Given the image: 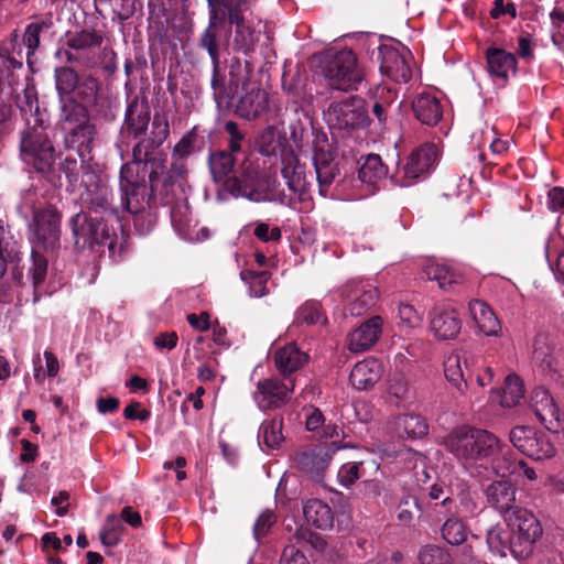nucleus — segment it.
Returning a JSON list of instances; mask_svg holds the SVG:
<instances>
[{"mask_svg":"<svg viewBox=\"0 0 564 564\" xmlns=\"http://www.w3.org/2000/svg\"><path fill=\"white\" fill-rule=\"evenodd\" d=\"M458 313L447 306H437L432 311L431 329L442 340L454 339L460 332Z\"/></svg>","mask_w":564,"mask_h":564,"instance_id":"27","label":"nucleus"},{"mask_svg":"<svg viewBox=\"0 0 564 564\" xmlns=\"http://www.w3.org/2000/svg\"><path fill=\"white\" fill-rule=\"evenodd\" d=\"M366 467L373 473L379 469V464L376 459L348 462L341 465L338 470L337 477L344 487H349L355 484L358 479L366 476Z\"/></svg>","mask_w":564,"mask_h":564,"instance_id":"49","label":"nucleus"},{"mask_svg":"<svg viewBox=\"0 0 564 564\" xmlns=\"http://www.w3.org/2000/svg\"><path fill=\"white\" fill-rule=\"evenodd\" d=\"M357 165L358 181L371 188H375L378 182L382 181L388 174V167L383 164L379 154L362 155L357 161Z\"/></svg>","mask_w":564,"mask_h":564,"instance_id":"36","label":"nucleus"},{"mask_svg":"<svg viewBox=\"0 0 564 564\" xmlns=\"http://www.w3.org/2000/svg\"><path fill=\"white\" fill-rule=\"evenodd\" d=\"M494 474L506 478L508 476L514 477L516 480L534 481L538 475L533 467H531L524 459H517L513 453L507 446L501 454L499 462H496Z\"/></svg>","mask_w":564,"mask_h":564,"instance_id":"29","label":"nucleus"},{"mask_svg":"<svg viewBox=\"0 0 564 564\" xmlns=\"http://www.w3.org/2000/svg\"><path fill=\"white\" fill-rule=\"evenodd\" d=\"M444 375L459 392L470 387L466 351L453 352L444 361Z\"/></svg>","mask_w":564,"mask_h":564,"instance_id":"35","label":"nucleus"},{"mask_svg":"<svg viewBox=\"0 0 564 564\" xmlns=\"http://www.w3.org/2000/svg\"><path fill=\"white\" fill-rule=\"evenodd\" d=\"M438 150L434 143H424L414 149L405 163L392 176L394 183L408 187L425 177L434 166Z\"/></svg>","mask_w":564,"mask_h":564,"instance_id":"13","label":"nucleus"},{"mask_svg":"<svg viewBox=\"0 0 564 564\" xmlns=\"http://www.w3.org/2000/svg\"><path fill=\"white\" fill-rule=\"evenodd\" d=\"M382 373V364L379 359L370 357L354 366L349 381L357 390H369L381 379Z\"/></svg>","mask_w":564,"mask_h":564,"instance_id":"31","label":"nucleus"},{"mask_svg":"<svg viewBox=\"0 0 564 564\" xmlns=\"http://www.w3.org/2000/svg\"><path fill=\"white\" fill-rule=\"evenodd\" d=\"M225 191L236 198L242 197L254 203L276 200L293 207L295 202L293 196L284 193L275 194L260 165L248 159L243 160L231 177L225 182Z\"/></svg>","mask_w":564,"mask_h":564,"instance_id":"6","label":"nucleus"},{"mask_svg":"<svg viewBox=\"0 0 564 564\" xmlns=\"http://www.w3.org/2000/svg\"><path fill=\"white\" fill-rule=\"evenodd\" d=\"M281 164V174L288 188L297 195L300 200H304L312 183V173L306 171L305 164L300 162L293 150L282 152Z\"/></svg>","mask_w":564,"mask_h":564,"instance_id":"17","label":"nucleus"},{"mask_svg":"<svg viewBox=\"0 0 564 564\" xmlns=\"http://www.w3.org/2000/svg\"><path fill=\"white\" fill-rule=\"evenodd\" d=\"M235 164L236 159L234 153L226 150L213 152L208 158V165L213 180L216 183H221L224 189L225 182L228 177H231V173L235 172Z\"/></svg>","mask_w":564,"mask_h":564,"instance_id":"43","label":"nucleus"},{"mask_svg":"<svg viewBox=\"0 0 564 564\" xmlns=\"http://www.w3.org/2000/svg\"><path fill=\"white\" fill-rule=\"evenodd\" d=\"M423 273L427 280L436 281L438 286L445 291L452 290L454 285L464 281L458 271L445 264L430 263L424 267Z\"/></svg>","mask_w":564,"mask_h":564,"instance_id":"45","label":"nucleus"},{"mask_svg":"<svg viewBox=\"0 0 564 564\" xmlns=\"http://www.w3.org/2000/svg\"><path fill=\"white\" fill-rule=\"evenodd\" d=\"M484 495L488 506L501 514H509L518 508L516 506L517 488L506 478L491 481L484 489Z\"/></svg>","mask_w":564,"mask_h":564,"instance_id":"21","label":"nucleus"},{"mask_svg":"<svg viewBox=\"0 0 564 564\" xmlns=\"http://www.w3.org/2000/svg\"><path fill=\"white\" fill-rule=\"evenodd\" d=\"M282 429V416L263 421L258 433L259 442H262L269 448L278 447L284 440Z\"/></svg>","mask_w":564,"mask_h":564,"instance_id":"53","label":"nucleus"},{"mask_svg":"<svg viewBox=\"0 0 564 564\" xmlns=\"http://www.w3.org/2000/svg\"><path fill=\"white\" fill-rule=\"evenodd\" d=\"M23 67V54L18 33L14 31L0 43V93L4 78H10L14 69Z\"/></svg>","mask_w":564,"mask_h":564,"instance_id":"25","label":"nucleus"},{"mask_svg":"<svg viewBox=\"0 0 564 564\" xmlns=\"http://www.w3.org/2000/svg\"><path fill=\"white\" fill-rule=\"evenodd\" d=\"M332 457L324 448H305L294 455L295 466L314 480H322Z\"/></svg>","mask_w":564,"mask_h":564,"instance_id":"23","label":"nucleus"},{"mask_svg":"<svg viewBox=\"0 0 564 564\" xmlns=\"http://www.w3.org/2000/svg\"><path fill=\"white\" fill-rule=\"evenodd\" d=\"M257 145L259 152L264 156L271 155H280L282 159V152L288 150H293L289 144L286 139L281 138L274 127H267L259 134L257 139Z\"/></svg>","mask_w":564,"mask_h":564,"instance_id":"48","label":"nucleus"},{"mask_svg":"<svg viewBox=\"0 0 564 564\" xmlns=\"http://www.w3.org/2000/svg\"><path fill=\"white\" fill-rule=\"evenodd\" d=\"M295 321L297 324H318L324 323L326 317L321 311V305L317 302H306L296 312Z\"/></svg>","mask_w":564,"mask_h":564,"instance_id":"62","label":"nucleus"},{"mask_svg":"<svg viewBox=\"0 0 564 564\" xmlns=\"http://www.w3.org/2000/svg\"><path fill=\"white\" fill-rule=\"evenodd\" d=\"M96 7L109 8L113 17L123 21L131 18L137 10V0H94Z\"/></svg>","mask_w":564,"mask_h":564,"instance_id":"59","label":"nucleus"},{"mask_svg":"<svg viewBox=\"0 0 564 564\" xmlns=\"http://www.w3.org/2000/svg\"><path fill=\"white\" fill-rule=\"evenodd\" d=\"M469 311L479 332L486 336L500 334L501 324L489 305L480 300H474L469 303Z\"/></svg>","mask_w":564,"mask_h":564,"instance_id":"39","label":"nucleus"},{"mask_svg":"<svg viewBox=\"0 0 564 564\" xmlns=\"http://www.w3.org/2000/svg\"><path fill=\"white\" fill-rule=\"evenodd\" d=\"M79 75L70 66H59L54 69L55 87L58 99L74 97L73 94L78 86Z\"/></svg>","mask_w":564,"mask_h":564,"instance_id":"51","label":"nucleus"},{"mask_svg":"<svg viewBox=\"0 0 564 564\" xmlns=\"http://www.w3.org/2000/svg\"><path fill=\"white\" fill-rule=\"evenodd\" d=\"M221 26L223 25H212L209 23L208 26L200 34L199 42H198L199 47L207 51L213 65L220 63L217 29L221 28Z\"/></svg>","mask_w":564,"mask_h":564,"instance_id":"58","label":"nucleus"},{"mask_svg":"<svg viewBox=\"0 0 564 564\" xmlns=\"http://www.w3.org/2000/svg\"><path fill=\"white\" fill-rule=\"evenodd\" d=\"M346 311L352 316H360L371 308L378 299L377 289L367 281H349L341 289Z\"/></svg>","mask_w":564,"mask_h":564,"instance_id":"18","label":"nucleus"},{"mask_svg":"<svg viewBox=\"0 0 564 564\" xmlns=\"http://www.w3.org/2000/svg\"><path fill=\"white\" fill-rule=\"evenodd\" d=\"M442 536L452 545H459L466 541L467 533L464 523L455 518H449L442 527Z\"/></svg>","mask_w":564,"mask_h":564,"instance_id":"61","label":"nucleus"},{"mask_svg":"<svg viewBox=\"0 0 564 564\" xmlns=\"http://www.w3.org/2000/svg\"><path fill=\"white\" fill-rule=\"evenodd\" d=\"M54 21L51 13L35 17L34 21L29 23L24 30L21 47H26V61L31 65V56L34 55L35 51L40 47L41 37L46 34L53 35Z\"/></svg>","mask_w":564,"mask_h":564,"instance_id":"30","label":"nucleus"},{"mask_svg":"<svg viewBox=\"0 0 564 564\" xmlns=\"http://www.w3.org/2000/svg\"><path fill=\"white\" fill-rule=\"evenodd\" d=\"M225 132L228 134V152H242L246 143V133L239 128L235 121H227L224 126Z\"/></svg>","mask_w":564,"mask_h":564,"instance_id":"64","label":"nucleus"},{"mask_svg":"<svg viewBox=\"0 0 564 564\" xmlns=\"http://www.w3.org/2000/svg\"><path fill=\"white\" fill-rule=\"evenodd\" d=\"M64 132V144L66 149L76 151L79 159L91 160V151L97 130L90 121L72 127Z\"/></svg>","mask_w":564,"mask_h":564,"instance_id":"22","label":"nucleus"},{"mask_svg":"<svg viewBox=\"0 0 564 564\" xmlns=\"http://www.w3.org/2000/svg\"><path fill=\"white\" fill-rule=\"evenodd\" d=\"M21 252L18 241L11 235L9 226L0 223V278L7 271L9 262H19Z\"/></svg>","mask_w":564,"mask_h":564,"instance_id":"46","label":"nucleus"},{"mask_svg":"<svg viewBox=\"0 0 564 564\" xmlns=\"http://www.w3.org/2000/svg\"><path fill=\"white\" fill-rule=\"evenodd\" d=\"M535 414L549 431L553 433L564 431V415L546 392L543 393L541 406L535 409Z\"/></svg>","mask_w":564,"mask_h":564,"instance_id":"44","label":"nucleus"},{"mask_svg":"<svg viewBox=\"0 0 564 564\" xmlns=\"http://www.w3.org/2000/svg\"><path fill=\"white\" fill-rule=\"evenodd\" d=\"M20 262L21 260L19 262H14L15 267L11 272L12 281L17 285H24L25 281L23 271L25 269V280L31 281L33 286V302L36 303L42 296L41 288L47 276L48 261L39 250L32 249L28 263L20 265Z\"/></svg>","mask_w":564,"mask_h":564,"instance_id":"16","label":"nucleus"},{"mask_svg":"<svg viewBox=\"0 0 564 564\" xmlns=\"http://www.w3.org/2000/svg\"><path fill=\"white\" fill-rule=\"evenodd\" d=\"M268 109V94L260 88H253L240 97L236 105L237 116L253 120L259 118Z\"/></svg>","mask_w":564,"mask_h":564,"instance_id":"37","label":"nucleus"},{"mask_svg":"<svg viewBox=\"0 0 564 564\" xmlns=\"http://www.w3.org/2000/svg\"><path fill=\"white\" fill-rule=\"evenodd\" d=\"M167 139L165 124L156 122L153 127V137L143 140L135 148H132L133 174H137L138 186L144 187V203L141 210L135 212L133 225L138 234H150L158 223V209L160 206H171L184 196L182 182H176L173 176L164 174L166 154L161 147Z\"/></svg>","mask_w":564,"mask_h":564,"instance_id":"1","label":"nucleus"},{"mask_svg":"<svg viewBox=\"0 0 564 564\" xmlns=\"http://www.w3.org/2000/svg\"><path fill=\"white\" fill-rule=\"evenodd\" d=\"M506 522L512 534V555L516 558L527 557L542 535L541 523L531 511L521 507L514 508L506 518Z\"/></svg>","mask_w":564,"mask_h":564,"instance_id":"8","label":"nucleus"},{"mask_svg":"<svg viewBox=\"0 0 564 564\" xmlns=\"http://www.w3.org/2000/svg\"><path fill=\"white\" fill-rule=\"evenodd\" d=\"M443 444L473 477L494 473L496 462L507 447L492 432L470 425L452 431Z\"/></svg>","mask_w":564,"mask_h":564,"instance_id":"3","label":"nucleus"},{"mask_svg":"<svg viewBox=\"0 0 564 564\" xmlns=\"http://www.w3.org/2000/svg\"><path fill=\"white\" fill-rule=\"evenodd\" d=\"M210 87L213 90L214 100L218 106H229L238 96L235 87L229 88L228 73L221 68L220 63L213 65Z\"/></svg>","mask_w":564,"mask_h":564,"instance_id":"41","label":"nucleus"},{"mask_svg":"<svg viewBox=\"0 0 564 564\" xmlns=\"http://www.w3.org/2000/svg\"><path fill=\"white\" fill-rule=\"evenodd\" d=\"M59 100V126L62 131L90 121L88 109L75 97Z\"/></svg>","mask_w":564,"mask_h":564,"instance_id":"38","label":"nucleus"},{"mask_svg":"<svg viewBox=\"0 0 564 564\" xmlns=\"http://www.w3.org/2000/svg\"><path fill=\"white\" fill-rule=\"evenodd\" d=\"M206 144L205 135L197 127L187 131L181 140L174 145L172 151L173 159H186L197 152H200Z\"/></svg>","mask_w":564,"mask_h":564,"instance_id":"47","label":"nucleus"},{"mask_svg":"<svg viewBox=\"0 0 564 564\" xmlns=\"http://www.w3.org/2000/svg\"><path fill=\"white\" fill-rule=\"evenodd\" d=\"M252 0H207L212 25L238 22L249 9Z\"/></svg>","mask_w":564,"mask_h":564,"instance_id":"26","label":"nucleus"},{"mask_svg":"<svg viewBox=\"0 0 564 564\" xmlns=\"http://www.w3.org/2000/svg\"><path fill=\"white\" fill-rule=\"evenodd\" d=\"M307 361L308 355L295 344L279 348L274 354V365L283 379L293 378L292 375L303 368Z\"/></svg>","mask_w":564,"mask_h":564,"instance_id":"33","label":"nucleus"},{"mask_svg":"<svg viewBox=\"0 0 564 564\" xmlns=\"http://www.w3.org/2000/svg\"><path fill=\"white\" fill-rule=\"evenodd\" d=\"M532 361L542 372L555 371L554 344L546 333H539L534 337Z\"/></svg>","mask_w":564,"mask_h":564,"instance_id":"40","label":"nucleus"},{"mask_svg":"<svg viewBox=\"0 0 564 564\" xmlns=\"http://www.w3.org/2000/svg\"><path fill=\"white\" fill-rule=\"evenodd\" d=\"M271 276L269 271L242 270L241 280L249 285L251 296L262 297L268 294V281Z\"/></svg>","mask_w":564,"mask_h":564,"instance_id":"56","label":"nucleus"},{"mask_svg":"<svg viewBox=\"0 0 564 564\" xmlns=\"http://www.w3.org/2000/svg\"><path fill=\"white\" fill-rule=\"evenodd\" d=\"M392 425L395 435L402 440H419L429 434L426 419L417 413L399 414Z\"/></svg>","mask_w":564,"mask_h":564,"instance_id":"34","label":"nucleus"},{"mask_svg":"<svg viewBox=\"0 0 564 564\" xmlns=\"http://www.w3.org/2000/svg\"><path fill=\"white\" fill-rule=\"evenodd\" d=\"M313 163L319 194L326 197L329 186L333 184L336 176L339 175L338 164L335 161L334 153L321 147H316L314 150Z\"/></svg>","mask_w":564,"mask_h":564,"instance_id":"24","label":"nucleus"},{"mask_svg":"<svg viewBox=\"0 0 564 564\" xmlns=\"http://www.w3.org/2000/svg\"><path fill=\"white\" fill-rule=\"evenodd\" d=\"M230 24L236 25L232 48L243 53L245 55L252 53L258 37L256 36L254 31L246 25L245 18L238 22H230Z\"/></svg>","mask_w":564,"mask_h":564,"instance_id":"54","label":"nucleus"},{"mask_svg":"<svg viewBox=\"0 0 564 564\" xmlns=\"http://www.w3.org/2000/svg\"><path fill=\"white\" fill-rule=\"evenodd\" d=\"M325 119L334 138H347L370 123L367 101L359 96L334 100L325 111Z\"/></svg>","mask_w":564,"mask_h":564,"instance_id":"7","label":"nucleus"},{"mask_svg":"<svg viewBox=\"0 0 564 564\" xmlns=\"http://www.w3.org/2000/svg\"><path fill=\"white\" fill-rule=\"evenodd\" d=\"M412 111L417 121L422 124L433 127L443 117L441 100L431 93H421L412 100Z\"/></svg>","mask_w":564,"mask_h":564,"instance_id":"32","label":"nucleus"},{"mask_svg":"<svg viewBox=\"0 0 564 564\" xmlns=\"http://www.w3.org/2000/svg\"><path fill=\"white\" fill-rule=\"evenodd\" d=\"M227 69L229 88L235 87L238 94L240 89H246L253 70L252 64L247 59L242 61L234 56L228 59Z\"/></svg>","mask_w":564,"mask_h":564,"instance_id":"50","label":"nucleus"},{"mask_svg":"<svg viewBox=\"0 0 564 564\" xmlns=\"http://www.w3.org/2000/svg\"><path fill=\"white\" fill-rule=\"evenodd\" d=\"M421 564H449V554L437 545H425L419 553Z\"/></svg>","mask_w":564,"mask_h":564,"instance_id":"63","label":"nucleus"},{"mask_svg":"<svg viewBox=\"0 0 564 564\" xmlns=\"http://www.w3.org/2000/svg\"><path fill=\"white\" fill-rule=\"evenodd\" d=\"M382 318L372 316L354 329L348 336V348L352 352H362L371 348L382 332Z\"/></svg>","mask_w":564,"mask_h":564,"instance_id":"28","label":"nucleus"},{"mask_svg":"<svg viewBox=\"0 0 564 564\" xmlns=\"http://www.w3.org/2000/svg\"><path fill=\"white\" fill-rule=\"evenodd\" d=\"M133 164L121 165L119 173L120 197L116 199L113 191L105 175L96 170H86L82 178L80 193L82 210L79 213L121 218V213L128 212L135 218V212L141 210L144 203V187L135 184Z\"/></svg>","mask_w":564,"mask_h":564,"instance_id":"2","label":"nucleus"},{"mask_svg":"<svg viewBox=\"0 0 564 564\" xmlns=\"http://www.w3.org/2000/svg\"><path fill=\"white\" fill-rule=\"evenodd\" d=\"M156 122L165 124L166 132L167 134L170 133L167 119L156 113L151 120V109L148 101L139 100L138 97H134L127 106L120 134L137 140V143L133 145L135 148L143 140H150L153 137V127Z\"/></svg>","mask_w":564,"mask_h":564,"instance_id":"9","label":"nucleus"},{"mask_svg":"<svg viewBox=\"0 0 564 564\" xmlns=\"http://www.w3.org/2000/svg\"><path fill=\"white\" fill-rule=\"evenodd\" d=\"M509 440L519 452L534 460L551 458L555 454L547 434L532 426H514L509 432Z\"/></svg>","mask_w":564,"mask_h":564,"instance_id":"14","label":"nucleus"},{"mask_svg":"<svg viewBox=\"0 0 564 564\" xmlns=\"http://www.w3.org/2000/svg\"><path fill=\"white\" fill-rule=\"evenodd\" d=\"M20 156L24 164L41 175L52 185L59 182L56 172V160L61 153L51 140L44 120L33 119V126L28 120V127L20 133Z\"/></svg>","mask_w":564,"mask_h":564,"instance_id":"5","label":"nucleus"},{"mask_svg":"<svg viewBox=\"0 0 564 564\" xmlns=\"http://www.w3.org/2000/svg\"><path fill=\"white\" fill-rule=\"evenodd\" d=\"M104 43V34L95 29L85 28L66 35L64 52L67 63L78 64L88 68H95L101 63L100 51Z\"/></svg>","mask_w":564,"mask_h":564,"instance_id":"10","label":"nucleus"},{"mask_svg":"<svg viewBox=\"0 0 564 564\" xmlns=\"http://www.w3.org/2000/svg\"><path fill=\"white\" fill-rule=\"evenodd\" d=\"M505 382L506 386L500 403L503 408H512L517 405L523 397V387L517 376H508Z\"/></svg>","mask_w":564,"mask_h":564,"instance_id":"60","label":"nucleus"},{"mask_svg":"<svg viewBox=\"0 0 564 564\" xmlns=\"http://www.w3.org/2000/svg\"><path fill=\"white\" fill-rule=\"evenodd\" d=\"M324 75L333 89L341 91L357 90L365 79L356 54L348 48L336 52L327 61Z\"/></svg>","mask_w":564,"mask_h":564,"instance_id":"11","label":"nucleus"},{"mask_svg":"<svg viewBox=\"0 0 564 564\" xmlns=\"http://www.w3.org/2000/svg\"><path fill=\"white\" fill-rule=\"evenodd\" d=\"M90 160H83V159H79V161L73 155V154H67L61 162L58 165H56V172L58 173V175L61 176V174L63 173L65 175V177L67 178V182L69 183V185H76L78 180H79V176L84 174V172L86 170H93L89 165H88V162ZM62 185L61 184V181L55 185Z\"/></svg>","mask_w":564,"mask_h":564,"instance_id":"52","label":"nucleus"},{"mask_svg":"<svg viewBox=\"0 0 564 564\" xmlns=\"http://www.w3.org/2000/svg\"><path fill=\"white\" fill-rule=\"evenodd\" d=\"M61 213L53 207L36 209L29 225L32 249L54 250L59 246Z\"/></svg>","mask_w":564,"mask_h":564,"instance_id":"12","label":"nucleus"},{"mask_svg":"<svg viewBox=\"0 0 564 564\" xmlns=\"http://www.w3.org/2000/svg\"><path fill=\"white\" fill-rule=\"evenodd\" d=\"M303 513L306 521L317 529L327 530L333 528L334 513L330 507L319 499L307 500L303 506Z\"/></svg>","mask_w":564,"mask_h":564,"instance_id":"42","label":"nucleus"},{"mask_svg":"<svg viewBox=\"0 0 564 564\" xmlns=\"http://www.w3.org/2000/svg\"><path fill=\"white\" fill-rule=\"evenodd\" d=\"M377 61L382 75L398 84H405L412 77V70L400 51L389 44L378 47Z\"/></svg>","mask_w":564,"mask_h":564,"instance_id":"19","label":"nucleus"},{"mask_svg":"<svg viewBox=\"0 0 564 564\" xmlns=\"http://www.w3.org/2000/svg\"><path fill=\"white\" fill-rule=\"evenodd\" d=\"M486 69L494 79L507 84L510 76L518 74V59L513 53L501 47L489 46L485 51Z\"/></svg>","mask_w":564,"mask_h":564,"instance_id":"20","label":"nucleus"},{"mask_svg":"<svg viewBox=\"0 0 564 564\" xmlns=\"http://www.w3.org/2000/svg\"><path fill=\"white\" fill-rule=\"evenodd\" d=\"M123 531L124 525L121 520L115 514H109L104 529L100 531V541L105 546H116L120 542Z\"/></svg>","mask_w":564,"mask_h":564,"instance_id":"57","label":"nucleus"},{"mask_svg":"<svg viewBox=\"0 0 564 564\" xmlns=\"http://www.w3.org/2000/svg\"><path fill=\"white\" fill-rule=\"evenodd\" d=\"M69 227L77 249L104 252L107 247L111 257L124 251L128 235L121 218L77 213L70 217Z\"/></svg>","mask_w":564,"mask_h":564,"instance_id":"4","label":"nucleus"},{"mask_svg":"<svg viewBox=\"0 0 564 564\" xmlns=\"http://www.w3.org/2000/svg\"><path fill=\"white\" fill-rule=\"evenodd\" d=\"M294 388V378H265L257 382L252 398L259 410L263 412L278 410L289 403Z\"/></svg>","mask_w":564,"mask_h":564,"instance_id":"15","label":"nucleus"},{"mask_svg":"<svg viewBox=\"0 0 564 564\" xmlns=\"http://www.w3.org/2000/svg\"><path fill=\"white\" fill-rule=\"evenodd\" d=\"M511 538L510 529L507 531L501 525H495L488 530L486 540L492 552L506 556L507 551L512 554Z\"/></svg>","mask_w":564,"mask_h":564,"instance_id":"55","label":"nucleus"}]
</instances>
